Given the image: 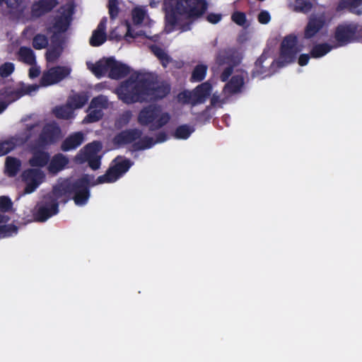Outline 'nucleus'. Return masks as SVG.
<instances>
[{
	"mask_svg": "<svg viewBox=\"0 0 362 362\" xmlns=\"http://www.w3.org/2000/svg\"><path fill=\"white\" fill-rule=\"evenodd\" d=\"M21 160L15 157L8 156L5 162V171L8 177H15L20 170Z\"/></svg>",
	"mask_w": 362,
	"mask_h": 362,
	"instance_id": "obj_33",
	"label": "nucleus"
},
{
	"mask_svg": "<svg viewBox=\"0 0 362 362\" xmlns=\"http://www.w3.org/2000/svg\"><path fill=\"white\" fill-rule=\"evenodd\" d=\"M313 4L311 0H295L293 4V10L296 12L302 13H308L312 11Z\"/></svg>",
	"mask_w": 362,
	"mask_h": 362,
	"instance_id": "obj_41",
	"label": "nucleus"
},
{
	"mask_svg": "<svg viewBox=\"0 0 362 362\" xmlns=\"http://www.w3.org/2000/svg\"><path fill=\"white\" fill-rule=\"evenodd\" d=\"M15 70V65L12 62H5L0 66V76L7 78L13 74Z\"/></svg>",
	"mask_w": 362,
	"mask_h": 362,
	"instance_id": "obj_46",
	"label": "nucleus"
},
{
	"mask_svg": "<svg viewBox=\"0 0 362 362\" xmlns=\"http://www.w3.org/2000/svg\"><path fill=\"white\" fill-rule=\"evenodd\" d=\"M231 20L238 25L244 26L247 22L246 14L242 11H234L231 15Z\"/></svg>",
	"mask_w": 362,
	"mask_h": 362,
	"instance_id": "obj_48",
	"label": "nucleus"
},
{
	"mask_svg": "<svg viewBox=\"0 0 362 362\" xmlns=\"http://www.w3.org/2000/svg\"><path fill=\"white\" fill-rule=\"evenodd\" d=\"M334 48H335L334 45L327 42L316 43L311 47L310 54L312 58L319 59L325 56Z\"/></svg>",
	"mask_w": 362,
	"mask_h": 362,
	"instance_id": "obj_30",
	"label": "nucleus"
},
{
	"mask_svg": "<svg viewBox=\"0 0 362 362\" xmlns=\"http://www.w3.org/2000/svg\"><path fill=\"white\" fill-rule=\"evenodd\" d=\"M53 113L58 119H69L73 117L74 110L67 103L64 105L55 107Z\"/></svg>",
	"mask_w": 362,
	"mask_h": 362,
	"instance_id": "obj_36",
	"label": "nucleus"
},
{
	"mask_svg": "<svg viewBox=\"0 0 362 362\" xmlns=\"http://www.w3.org/2000/svg\"><path fill=\"white\" fill-rule=\"evenodd\" d=\"M208 8L209 4L206 0H176L175 6L176 12L189 20V22L180 25V31L190 30L192 23L203 17Z\"/></svg>",
	"mask_w": 362,
	"mask_h": 362,
	"instance_id": "obj_2",
	"label": "nucleus"
},
{
	"mask_svg": "<svg viewBox=\"0 0 362 362\" xmlns=\"http://www.w3.org/2000/svg\"><path fill=\"white\" fill-rule=\"evenodd\" d=\"M132 165L133 162L129 159L123 158L122 156L116 157L105 173L98 177L93 185L116 182L129 170Z\"/></svg>",
	"mask_w": 362,
	"mask_h": 362,
	"instance_id": "obj_5",
	"label": "nucleus"
},
{
	"mask_svg": "<svg viewBox=\"0 0 362 362\" xmlns=\"http://www.w3.org/2000/svg\"><path fill=\"white\" fill-rule=\"evenodd\" d=\"M88 68L98 78L109 73V58H103L95 64L87 63Z\"/></svg>",
	"mask_w": 362,
	"mask_h": 362,
	"instance_id": "obj_27",
	"label": "nucleus"
},
{
	"mask_svg": "<svg viewBox=\"0 0 362 362\" xmlns=\"http://www.w3.org/2000/svg\"><path fill=\"white\" fill-rule=\"evenodd\" d=\"M103 144L99 141H93L91 143L86 144L79 152L76 154L75 160L81 158H86L89 157L98 156V153L101 151Z\"/></svg>",
	"mask_w": 362,
	"mask_h": 362,
	"instance_id": "obj_25",
	"label": "nucleus"
},
{
	"mask_svg": "<svg viewBox=\"0 0 362 362\" xmlns=\"http://www.w3.org/2000/svg\"><path fill=\"white\" fill-rule=\"evenodd\" d=\"M170 120L168 112H162L159 105H148L142 108L138 115V122L141 126H148L150 131H156L166 125Z\"/></svg>",
	"mask_w": 362,
	"mask_h": 362,
	"instance_id": "obj_4",
	"label": "nucleus"
},
{
	"mask_svg": "<svg viewBox=\"0 0 362 362\" xmlns=\"http://www.w3.org/2000/svg\"><path fill=\"white\" fill-rule=\"evenodd\" d=\"M151 50L153 54L160 60L162 66L166 68L171 62L170 57L160 47L153 45L151 46Z\"/></svg>",
	"mask_w": 362,
	"mask_h": 362,
	"instance_id": "obj_37",
	"label": "nucleus"
},
{
	"mask_svg": "<svg viewBox=\"0 0 362 362\" xmlns=\"http://www.w3.org/2000/svg\"><path fill=\"white\" fill-rule=\"evenodd\" d=\"M194 128L187 124L178 126L173 134V136L177 139H187L194 132Z\"/></svg>",
	"mask_w": 362,
	"mask_h": 362,
	"instance_id": "obj_38",
	"label": "nucleus"
},
{
	"mask_svg": "<svg viewBox=\"0 0 362 362\" xmlns=\"http://www.w3.org/2000/svg\"><path fill=\"white\" fill-rule=\"evenodd\" d=\"M130 73L129 67L119 62L113 57H109L108 76L112 79H121L126 77Z\"/></svg>",
	"mask_w": 362,
	"mask_h": 362,
	"instance_id": "obj_21",
	"label": "nucleus"
},
{
	"mask_svg": "<svg viewBox=\"0 0 362 362\" xmlns=\"http://www.w3.org/2000/svg\"><path fill=\"white\" fill-rule=\"evenodd\" d=\"M246 74L247 73L243 71L240 74L233 76L225 84L223 91L230 95L241 93L245 85Z\"/></svg>",
	"mask_w": 362,
	"mask_h": 362,
	"instance_id": "obj_20",
	"label": "nucleus"
},
{
	"mask_svg": "<svg viewBox=\"0 0 362 362\" xmlns=\"http://www.w3.org/2000/svg\"><path fill=\"white\" fill-rule=\"evenodd\" d=\"M101 156L89 157L86 158H81L79 160H76L79 163H84L87 162L88 166L93 170H96L100 168L101 165Z\"/></svg>",
	"mask_w": 362,
	"mask_h": 362,
	"instance_id": "obj_45",
	"label": "nucleus"
},
{
	"mask_svg": "<svg viewBox=\"0 0 362 362\" xmlns=\"http://www.w3.org/2000/svg\"><path fill=\"white\" fill-rule=\"evenodd\" d=\"M40 86L37 84L27 85L20 82L16 88L12 86H5L0 89V97L4 102L8 103V105L18 100L25 95H30L39 89Z\"/></svg>",
	"mask_w": 362,
	"mask_h": 362,
	"instance_id": "obj_9",
	"label": "nucleus"
},
{
	"mask_svg": "<svg viewBox=\"0 0 362 362\" xmlns=\"http://www.w3.org/2000/svg\"><path fill=\"white\" fill-rule=\"evenodd\" d=\"M298 37L295 34L284 37L280 47L279 58L282 63L290 64L296 60L299 52L297 46Z\"/></svg>",
	"mask_w": 362,
	"mask_h": 362,
	"instance_id": "obj_10",
	"label": "nucleus"
},
{
	"mask_svg": "<svg viewBox=\"0 0 362 362\" xmlns=\"http://www.w3.org/2000/svg\"><path fill=\"white\" fill-rule=\"evenodd\" d=\"M177 98L180 102L186 105H191L192 106V93L191 90H185L177 95Z\"/></svg>",
	"mask_w": 362,
	"mask_h": 362,
	"instance_id": "obj_51",
	"label": "nucleus"
},
{
	"mask_svg": "<svg viewBox=\"0 0 362 362\" xmlns=\"http://www.w3.org/2000/svg\"><path fill=\"white\" fill-rule=\"evenodd\" d=\"M88 113L83 119L84 123H93L99 121L103 116V112L101 110L88 109Z\"/></svg>",
	"mask_w": 362,
	"mask_h": 362,
	"instance_id": "obj_44",
	"label": "nucleus"
},
{
	"mask_svg": "<svg viewBox=\"0 0 362 362\" xmlns=\"http://www.w3.org/2000/svg\"><path fill=\"white\" fill-rule=\"evenodd\" d=\"M134 18H137L138 19V21L139 22H141L143 21L144 18V13L142 10L141 9H138V10H135L134 11Z\"/></svg>",
	"mask_w": 362,
	"mask_h": 362,
	"instance_id": "obj_59",
	"label": "nucleus"
},
{
	"mask_svg": "<svg viewBox=\"0 0 362 362\" xmlns=\"http://www.w3.org/2000/svg\"><path fill=\"white\" fill-rule=\"evenodd\" d=\"M37 126V124L27 125L26 130L29 132V134L26 135L25 139L16 136H12L7 140L0 141V156L6 155L12 150H13L17 146H21L28 141L31 137L30 133L32 130Z\"/></svg>",
	"mask_w": 362,
	"mask_h": 362,
	"instance_id": "obj_15",
	"label": "nucleus"
},
{
	"mask_svg": "<svg viewBox=\"0 0 362 362\" xmlns=\"http://www.w3.org/2000/svg\"><path fill=\"white\" fill-rule=\"evenodd\" d=\"M126 37H134V36L133 35L132 33V30H131V28L129 25H128V28H127V32L126 33V35H125Z\"/></svg>",
	"mask_w": 362,
	"mask_h": 362,
	"instance_id": "obj_62",
	"label": "nucleus"
},
{
	"mask_svg": "<svg viewBox=\"0 0 362 362\" xmlns=\"http://www.w3.org/2000/svg\"><path fill=\"white\" fill-rule=\"evenodd\" d=\"M211 90L212 86L208 81L198 85L191 90L192 106L204 103L211 95Z\"/></svg>",
	"mask_w": 362,
	"mask_h": 362,
	"instance_id": "obj_19",
	"label": "nucleus"
},
{
	"mask_svg": "<svg viewBox=\"0 0 362 362\" xmlns=\"http://www.w3.org/2000/svg\"><path fill=\"white\" fill-rule=\"evenodd\" d=\"M362 4V0H341L337 7V11L349 9L353 13L361 15L362 12L357 9Z\"/></svg>",
	"mask_w": 362,
	"mask_h": 362,
	"instance_id": "obj_34",
	"label": "nucleus"
},
{
	"mask_svg": "<svg viewBox=\"0 0 362 362\" xmlns=\"http://www.w3.org/2000/svg\"><path fill=\"white\" fill-rule=\"evenodd\" d=\"M108 10L112 20L116 18L119 14L118 0H108Z\"/></svg>",
	"mask_w": 362,
	"mask_h": 362,
	"instance_id": "obj_50",
	"label": "nucleus"
},
{
	"mask_svg": "<svg viewBox=\"0 0 362 362\" xmlns=\"http://www.w3.org/2000/svg\"><path fill=\"white\" fill-rule=\"evenodd\" d=\"M222 18V16L220 13H211L206 16V21L212 24L218 23Z\"/></svg>",
	"mask_w": 362,
	"mask_h": 362,
	"instance_id": "obj_54",
	"label": "nucleus"
},
{
	"mask_svg": "<svg viewBox=\"0 0 362 362\" xmlns=\"http://www.w3.org/2000/svg\"><path fill=\"white\" fill-rule=\"evenodd\" d=\"M71 71V69L66 66H56L45 71L40 81V85L42 87L49 86L62 81L67 78Z\"/></svg>",
	"mask_w": 362,
	"mask_h": 362,
	"instance_id": "obj_12",
	"label": "nucleus"
},
{
	"mask_svg": "<svg viewBox=\"0 0 362 362\" xmlns=\"http://www.w3.org/2000/svg\"><path fill=\"white\" fill-rule=\"evenodd\" d=\"M107 97L103 95H99L93 98L89 104L88 109L103 110L108 107Z\"/></svg>",
	"mask_w": 362,
	"mask_h": 362,
	"instance_id": "obj_40",
	"label": "nucleus"
},
{
	"mask_svg": "<svg viewBox=\"0 0 362 362\" xmlns=\"http://www.w3.org/2000/svg\"><path fill=\"white\" fill-rule=\"evenodd\" d=\"M141 135L142 132L139 129L134 128L125 129L117 134L114 136L112 141L115 145L123 146L134 142L137 139H140Z\"/></svg>",
	"mask_w": 362,
	"mask_h": 362,
	"instance_id": "obj_17",
	"label": "nucleus"
},
{
	"mask_svg": "<svg viewBox=\"0 0 362 362\" xmlns=\"http://www.w3.org/2000/svg\"><path fill=\"white\" fill-rule=\"evenodd\" d=\"M8 107V103L0 101V114H1Z\"/></svg>",
	"mask_w": 362,
	"mask_h": 362,
	"instance_id": "obj_61",
	"label": "nucleus"
},
{
	"mask_svg": "<svg viewBox=\"0 0 362 362\" xmlns=\"http://www.w3.org/2000/svg\"><path fill=\"white\" fill-rule=\"evenodd\" d=\"M148 79L141 78L138 81L128 79L122 83L117 89L119 99L126 104L142 102L148 96Z\"/></svg>",
	"mask_w": 362,
	"mask_h": 362,
	"instance_id": "obj_3",
	"label": "nucleus"
},
{
	"mask_svg": "<svg viewBox=\"0 0 362 362\" xmlns=\"http://www.w3.org/2000/svg\"><path fill=\"white\" fill-rule=\"evenodd\" d=\"M311 57L310 53L309 54H301L298 60V63L300 66H304L307 65L309 62L310 58Z\"/></svg>",
	"mask_w": 362,
	"mask_h": 362,
	"instance_id": "obj_56",
	"label": "nucleus"
},
{
	"mask_svg": "<svg viewBox=\"0 0 362 362\" xmlns=\"http://www.w3.org/2000/svg\"><path fill=\"white\" fill-rule=\"evenodd\" d=\"M59 202H61V197L58 194L54 193V185L52 191L43 197L42 204L37 209L35 214L37 221L44 222L52 216L57 214Z\"/></svg>",
	"mask_w": 362,
	"mask_h": 362,
	"instance_id": "obj_6",
	"label": "nucleus"
},
{
	"mask_svg": "<svg viewBox=\"0 0 362 362\" xmlns=\"http://www.w3.org/2000/svg\"><path fill=\"white\" fill-rule=\"evenodd\" d=\"M71 23V17L68 15H61L54 18V29L57 33H65Z\"/></svg>",
	"mask_w": 362,
	"mask_h": 362,
	"instance_id": "obj_35",
	"label": "nucleus"
},
{
	"mask_svg": "<svg viewBox=\"0 0 362 362\" xmlns=\"http://www.w3.org/2000/svg\"><path fill=\"white\" fill-rule=\"evenodd\" d=\"M235 66L233 65H228L223 71L221 72L220 75V79L223 82H226L228 81L230 76L232 75L233 72L234 67Z\"/></svg>",
	"mask_w": 362,
	"mask_h": 362,
	"instance_id": "obj_52",
	"label": "nucleus"
},
{
	"mask_svg": "<svg viewBox=\"0 0 362 362\" xmlns=\"http://www.w3.org/2000/svg\"><path fill=\"white\" fill-rule=\"evenodd\" d=\"M156 142L152 137L145 136L132 144L134 151H141L151 148Z\"/></svg>",
	"mask_w": 362,
	"mask_h": 362,
	"instance_id": "obj_42",
	"label": "nucleus"
},
{
	"mask_svg": "<svg viewBox=\"0 0 362 362\" xmlns=\"http://www.w3.org/2000/svg\"><path fill=\"white\" fill-rule=\"evenodd\" d=\"M85 141L82 132H76L69 134L61 144L60 149L64 152L76 149Z\"/></svg>",
	"mask_w": 362,
	"mask_h": 362,
	"instance_id": "obj_22",
	"label": "nucleus"
},
{
	"mask_svg": "<svg viewBox=\"0 0 362 362\" xmlns=\"http://www.w3.org/2000/svg\"><path fill=\"white\" fill-rule=\"evenodd\" d=\"M88 95L86 92H81L70 95L67 103L73 110L83 107L88 101Z\"/></svg>",
	"mask_w": 362,
	"mask_h": 362,
	"instance_id": "obj_31",
	"label": "nucleus"
},
{
	"mask_svg": "<svg viewBox=\"0 0 362 362\" xmlns=\"http://www.w3.org/2000/svg\"><path fill=\"white\" fill-rule=\"evenodd\" d=\"M9 219L10 218L7 215L0 214V238L10 236L18 232V227L15 225L6 224Z\"/></svg>",
	"mask_w": 362,
	"mask_h": 362,
	"instance_id": "obj_32",
	"label": "nucleus"
},
{
	"mask_svg": "<svg viewBox=\"0 0 362 362\" xmlns=\"http://www.w3.org/2000/svg\"><path fill=\"white\" fill-rule=\"evenodd\" d=\"M18 57L20 62L30 66L35 65L37 63L34 51L28 47H21L18 52Z\"/></svg>",
	"mask_w": 362,
	"mask_h": 362,
	"instance_id": "obj_28",
	"label": "nucleus"
},
{
	"mask_svg": "<svg viewBox=\"0 0 362 362\" xmlns=\"http://www.w3.org/2000/svg\"><path fill=\"white\" fill-rule=\"evenodd\" d=\"M219 102H220L219 96L216 94H214L211 98V105L215 106Z\"/></svg>",
	"mask_w": 362,
	"mask_h": 362,
	"instance_id": "obj_60",
	"label": "nucleus"
},
{
	"mask_svg": "<svg viewBox=\"0 0 362 362\" xmlns=\"http://www.w3.org/2000/svg\"><path fill=\"white\" fill-rule=\"evenodd\" d=\"M61 55L59 47H52L45 53V58L48 62H55Z\"/></svg>",
	"mask_w": 362,
	"mask_h": 362,
	"instance_id": "obj_47",
	"label": "nucleus"
},
{
	"mask_svg": "<svg viewBox=\"0 0 362 362\" xmlns=\"http://www.w3.org/2000/svg\"><path fill=\"white\" fill-rule=\"evenodd\" d=\"M58 4V0H38L31 6V16L36 18H40L51 12Z\"/></svg>",
	"mask_w": 362,
	"mask_h": 362,
	"instance_id": "obj_18",
	"label": "nucleus"
},
{
	"mask_svg": "<svg viewBox=\"0 0 362 362\" xmlns=\"http://www.w3.org/2000/svg\"><path fill=\"white\" fill-rule=\"evenodd\" d=\"M170 85L166 82H156L148 79V96L154 100H161L170 92Z\"/></svg>",
	"mask_w": 362,
	"mask_h": 362,
	"instance_id": "obj_16",
	"label": "nucleus"
},
{
	"mask_svg": "<svg viewBox=\"0 0 362 362\" xmlns=\"http://www.w3.org/2000/svg\"><path fill=\"white\" fill-rule=\"evenodd\" d=\"M40 74V69L39 66H37L36 64L31 66L29 69L28 76L30 78L33 79L39 76Z\"/></svg>",
	"mask_w": 362,
	"mask_h": 362,
	"instance_id": "obj_55",
	"label": "nucleus"
},
{
	"mask_svg": "<svg viewBox=\"0 0 362 362\" xmlns=\"http://www.w3.org/2000/svg\"><path fill=\"white\" fill-rule=\"evenodd\" d=\"M168 24L172 26H175L178 23V18L175 13H172L166 16Z\"/></svg>",
	"mask_w": 362,
	"mask_h": 362,
	"instance_id": "obj_57",
	"label": "nucleus"
},
{
	"mask_svg": "<svg viewBox=\"0 0 362 362\" xmlns=\"http://www.w3.org/2000/svg\"><path fill=\"white\" fill-rule=\"evenodd\" d=\"M267 57L263 53L256 60L255 67L252 71V78L262 77V78L269 75V69L263 65Z\"/></svg>",
	"mask_w": 362,
	"mask_h": 362,
	"instance_id": "obj_29",
	"label": "nucleus"
},
{
	"mask_svg": "<svg viewBox=\"0 0 362 362\" xmlns=\"http://www.w3.org/2000/svg\"><path fill=\"white\" fill-rule=\"evenodd\" d=\"M12 206L13 202L8 197H0V212H8L12 209Z\"/></svg>",
	"mask_w": 362,
	"mask_h": 362,
	"instance_id": "obj_49",
	"label": "nucleus"
},
{
	"mask_svg": "<svg viewBox=\"0 0 362 362\" xmlns=\"http://www.w3.org/2000/svg\"><path fill=\"white\" fill-rule=\"evenodd\" d=\"M106 24L107 18L104 17L100 20L99 24L97 26V28L94 30L92 33L89 40V43L91 46L99 47L106 41Z\"/></svg>",
	"mask_w": 362,
	"mask_h": 362,
	"instance_id": "obj_23",
	"label": "nucleus"
},
{
	"mask_svg": "<svg viewBox=\"0 0 362 362\" xmlns=\"http://www.w3.org/2000/svg\"><path fill=\"white\" fill-rule=\"evenodd\" d=\"M22 180L25 183V194H31L45 179V174L40 168H29L22 173Z\"/></svg>",
	"mask_w": 362,
	"mask_h": 362,
	"instance_id": "obj_13",
	"label": "nucleus"
},
{
	"mask_svg": "<svg viewBox=\"0 0 362 362\" xmlns=\"http://www.w3.org/2000/svg\"><path fill=\"white\" fill-rule=\"evenodd\" d=\"M207 66L204 64L197 65L192 72L190 77L191 82H200L202 81L206 75Z\"/></svg>",
	"mask_w": 362,
	"mask_h": 362,
	"instance_id": "obj_39",
	"label": "nucleus"
},
{
	"mask_svg": "<svg viewBox=\"0 0 362 362\" xmlns=\"http://www.w3.org/2000/svg\"><path fill=\"white\" fill-rule=\"evenodd\" d=\"M48 45V37L44 34H37L33 38L32 45L35 49H45Z\"/></svg>",
	"mask_w": 362,
	"mask_h": 362,
	"instance_id": "obj_43",
	"label": "nucleus"
},
{
	"mask_svg": "<svg viewBox=\"0 0 362 362\" xmlns=\"http://www.w3.org/2000/svg\"><path fill=\"white\" fill-rule=\"evenodd\" d=\"M62 137V130L55 122L45 124L37 138L33 141V148L45 149L57 144Z\"/></svg>",
	"mask_w": 362,
	"mask_h": 362,
	"instance_id": "obj_7",
	"label": "nucleus"
},
{
	"mask_svg": "<svg viewBox=\"0 0 362 362\" xmlns=\"http://www.w3.org/2000/svg\"><path fill=\"white\" fill-rule=\"evenodd\" d=\"M90 179L88 175L72 180L66 178L59 180L54 185V193L61 197V202L66 204L70 199H73L76 205H85L90 197Z\"/></svg>",
	"mask_w": 362,
	"mask_h": 362,
	"instance_id": "obj_1",
	"label": "nucleus"
},
{
	"mask_svg": "<svg viewBox=\"0 0 362 362\" xmlns=\"http://www.w3.org/2000/svg\"><path fill=\"white\" fill-rule=\"evenodd\" d=\"M159 0H151L150 1V6L151 7H156V5L158 4Z\"/></svg>",
	"mask_w": 362,
	"mask_h": 362,
	"instance_id": "obj_63",
	"label": "nucleus"
},
{
	"mask_svg": "<svg viewBox=\"0 0 362 362\" xmlns=\"http://www.w3.org/2000/svg\"><path fill=\"white\" fill-rule=\"evenodd\" d=\"M242 58V54L238 49L228 47L218 53L216 62L220 66L227 64L236 66L241 62Z\"/></svg>",
	"mask_w": 362,
	"mask_h": 362,
	"instance_id": "obj_14",
	"label": "nucleus"
},
{
	"mask_svg": "<svg viewBox=\"0 0 362 362\" xmlns=\"http://www.w3.org/2000/svg\"><path fill=\"white\" fill-rule=\"evenodd\" d=\"M257 20L261 24H267L271 20V16L267 11H262L257 16Z\"/></svg>",
	"mask_w": 362,
	"mask_h": 362,
	"instance_id": "obj_53",
	"label": "nucleus"
},
{
	"mask_svg": "<svg viewBox=\"0 0 362 362\" xmlns=\"http://www.w3.org/2000/svg\"><path fill=\"white\" fill-rule=\"evenodd\" d=\"M327 25V20L325 13L311 14L304 28L303 38L307 40H312Z\"/></svg>",
	"mask_w": 362,
	"mask_h": 362,
	"instance_id": "obj_11",
	"label": "nucleus"
},
{
	"mask_svg": "<svg viewBox=\"0 0 362 362\" xmlns=\"http://www.w3.org/2000/svg\"><path fill=\"white\" fill-rule=\"evenodd\" d=\"M358 25L355 23L339 24L334 32L335 48L346 46L357 40Z\"/></svg>",
	"mask_w": 362,
	"mask_h": 362,
	"instance_id": "obj_8",
	"label": "nucleus"
},
{
	"mask_svg": "<svg viewBox=\"0 0 362 362\" xmlns=\"http://www.w3.org/2000/svg\"><path fill=\"white\" fill-rule=\"evenodd\" d=\"M69 158L62 153H57L52 156L48 163L47 170L49 174L57 175L66 168L69 164Z\"/></svg>",
	"mask_w": 362,
	"mask_h": 362,
	"instance_id": "obj_24",
	"label": "nucleus"
},
{
	"mask_svg": "<svg viewBox=\"0 0 362 362\" xmlns=\"http://www.w3.org/2000/svg\"><path fill=\"white\" fill-rule=\"evenodd\" d=\"M50 156L47 151L39 149L34 151L29 160V164L33 168H39L46 166L49 161Z\"/></svg>",
	"mask_w": 362,
	"mask_h": 362,
	"instance_id": "obj_26",
	"label": "nucleus"
},
{
	"mask_svg": "<svg viewBox=\"0 0 362 362\" xmlns=\"http://www.w3.org/2000/svg\"><path fill=\"white\" fill-rule=\"evenodd\" d=\"M168 139V135L165 132H161L156 134V141H154L156 143H162Z\"/></svg>",
	"mask_w": 362,
	"mask_h": 362,
	"instance_id": "obj_58",
	"label": "nucleus"
}]
</instances>
